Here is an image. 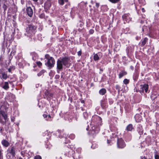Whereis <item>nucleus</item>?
Here are the masks:
<instances>
[{
    "instance_id": "nucleus-25",
    "label": "nucleus",
    "mask_w": 159,
    "mask_h": 159,
    "mask_svg": "<svg viewBox=\"0 0 159 159\" xmlns=\"http://www.w3.org/2000/svg\"><path fill=\"white\" fill-rule=\"evenodd\" d=\"M36 63L37 65L39 67H40L42 65V63L39 61L36 62Z\"/></svg>"
},
{
    "instance_id": "nucleus-20",
    "label": "nucleus",
    "mask_w": 159,
    "mask_h": 159,
    "mask_svg": "<svg viewBox=\"0 0 159 159\" xmlns=\"http://www.w3.org/2000/svg\"><path fill=\"white\" fill-rule=\"evenodd\" d=\"M67 0H59V2L61 5L64 4V2H67Z\"/></svg>"
},
{
    "instance_id": "nucleus-13",
    "label": "nucleus",
    "mask_w": 159,
    "mask_h": 159,
    "mask_svg": "<svg viewBox=\"0 0 159 159\" xmlns=\"http://www.w3.org/2000/svg\"><path fill=\"white\" fill-rule=\"evenodd\" d=\"M135 119L137 122H140L142 119L141 117L139 114H136L135 116Z\"/></svg>"
},
{
    "instance_id": "nucleus-1",
    "label": "nucleus",
    "mask_w": 159,
    "mask_h": 159,
    "mask_svg": "<svg viewBox=\"0 0 159 159\" xmlns=\"http://www.w3.org/2000/svg\"><path fill=\"white\" fill-rule=\"evenodd\" d=\"M45 57L47 60V61L45 63L46 65L50 68L53 67L55 63L54 59L52 57H50L48 54L46 55Z\"/></svg>"
},
{
    "instance_id": "nucleus-8",
    "label": "nucleus",
    "mask_w": 159,
    "mask_h": 159,
    "mask_svg": "<svg viewBox=\"0 0 159 159\" xmlns=\"http://www.w3.org/2000/svg\"><path fill=\"white\" fill-rule=\"evenodd\" d=\"M26 11L28 16L30 17H31L33 14L32 9L30 7H28L26 9Z\"/></svg>"
},
{
    "instance_id": "nucleus-4",
    "label": "nucleus",
    "mask_w": 159,
    "mask_h": 159,
    "mask_svg": "<svg viewBox=\"0 0 159 159\" xmlns=\"http://www.w3.org/2000/svg\"><path fill=\"white\" fill-rule=\"evenodd\" d=\"M117 145L118 147L119 148H123L125 146V142L122 139H118Z\"/></svg>"
},
{
    "instance_id": "nucleus-32",
    "label": "nucleus",
    "mask_w": 159,
    "mask_h": 159,
    "mask_svg": "<svg viewBox=\"0 0 159 159\" xmlns=\"http://www.w3.org/2000/svg\"><path fill=\"white\" fill-rule=\"evenodd\" d=\"M99 3H96V6L97 7H99Z\"/></svg>"
},
{
    "instance_id": "nucleus-39",
    "label": "nucleus",
    "mask_w": 159,
    "mask_h": 159,
    "mask_svg": "<svg viewBox=\"0 0 159 159\" xmlns=\"http://www.w3.org/2000/svg\"><path fill=\"white\" fill-rule=\"evenodd\" d=\"M19 159H23L22 158L20 157L19 158Z\"/></svg>"
},
{
    "instance_id": "nucleus-26",
    "label": "nucleus",
    "mask_w": 159,
    "mask_h": 159,
    "mask_svg": "<svg viewBox=\"0 0 159 159\" xmlns=\"http://www.w3.org/2000/svg\"><path fill=\"white\" fill-rule=\"evenodd\" d=\"M13 69H14V67L13 66H11L8 69V71L9 72H11Z\"/></svg>"
},
{
    "instance_id": "nucleus-24",
    "label": "nucleus",
    "mask_w": 159,
    "mask_h": 159,
    "mask_svg": "<svg viewBox=\"0 0 159 159\" xmlns=\"http://www.w3.org/2000/svg\"><path fill=\"white\" fill-rule=\"evenodd\" d=\"M110 2L112 3H116L118 2L119 0H109Z\"/></svg>"
},
{
    "instance_id": "nucleus-34",
    "label": "nucleus",
    "mask_w": 159,
    "mask_h": 159,
    "mask_svg": "<svg viewBox=\"0 0 159 159\" xmlns=\"http://www.w3.org/2000/svg\"><path fill=\"white\" fill-rule=\"evenodd\" d=\"M131 69L133 70L134 69V67L133 66H131L130 67Z\"/></svg>"
},
{
    "instance_id": "nucleus-40",
    "label": "nucleus",
    "mask_w": 159,
    "mask_h": 159,
    "mask_svg": "<svg viewBox=\"0 0 159 159\" xmlns=\"http://www.w3.org/2000/svg\"><path fill=\"white\" fill-rule=\"evenodd\" d=\"M61 159H62L61 158Z\"/></svg>"
},
{
    "instance_id": "nucleus-19",
    "label": "nucleus",
    "mask_w": 159,
    "mask_h": 159,
    "mask_svg": "<svg viewBox=\"0 0 159 159\" xmlns=\"http://www.w3.org/2000/svg\"><path fill=\"white\" fill-rule=\"evenodd\" d=\"M148 39L147 38H145L143 40L142 42V45H144L146 43Z\"/></svg>"
},
{
    "instance_id": "nucleus-30",
    "label": "nucleus",
    "mask_w": 159,
    "mask_h": 159,
    "mask_svg": "<svg viewBox=\"0 0 159 159\" xmlns=\"http://www.w3.org/2000/svg\"><path fill=\"white\" fill-rule=\"evenodd\" d=\"M116 88L117 89L119 90L120 88L119 86L118 85H116Z\"/></svg>"
},
{
    "instance_id": "nucleus-36",
    "label": "nucleus",
    "mask_w": 159,
    "mask_h": 159,
    "mask_svg": "<svg viewBox=\"0 0 159 159\" xmlns=\"http://www.w3.org/2000/svg\"><path fill=\"white\" fill-rule=\"evenodd\" d=\"M142 159H146V158L145 157H144L142 158Z\"/></svg>"
},
{
    "instance_id": "nucleus-17",
    "label": "nucleus",
    "mask_w": 159,
    "mask_h": 159,
    "mask_svg": "<svg viewBox=\"0 0 159 159\" xmlns=\"http://www.w3.org/2000/svg\"><path fill=\"white\" fill-rule=\"evenodd\" d=\"M127 74V73L125 71H121L119 74V76L120 78L122 77L123 76Z\"/></svg>"
},
{
    "instance_id": "nucleus-21",
    "label": "nucleus",
    "mask_w": 159,
    "mask_h": 159,
    "mask_svg": "<svg viewBox=\"0 0 159 159\" xmlns=\"http://www.w3.org/2000/svg\"><path fill=\"white\" fill-rule=\"evenodd\" d=\"M10 153H11L13 156L15 154V151L13 148H12L10 151Z\"/></svg>"
},
{
    "instance_id": "nucleus-22",
    "label": "nucleus",
    "mask_w": 159,
    "mask_h": 159,
    "mask_svg": "<svg viewBox=\"0 0 159 159\" xmlns=\"http://www.w3.org/2000/svg\"><path fill=\"white\" fill-rule=\"evenodd\" d=\"M34 159H42V157L40 155H37L34 157Z\"/></svg>"
},
{
    "instance_id": "nucleus-33",
    "label": "nucleus",
    "mask_w": 159,
    "mask_h": 159,
    "mask_svg": "<svg viewBox=\"0 0 159 159\" xmlns=\"http://www.w3.org/2000/svg\"><path fill=\"white\" fill-rule=\"evenodd\" d=\"M42 73H43V72H42H42H40L39 73V74H38V75L39 76H40V75H41V74H42Z\"/></svg>"
},
{
    "instance_id": "nucleus-29",
    "label": "nucleus",
    "mask_w": 159,
    "mask_h": 159,
    "mask_svg": "<svg viewBox=\"0 0 159 159\" xmlns=\"http://www.w3.org/2000/svg\"><path fill=\"white\" fill-rule=\"evenodd\" d=\"M89 33L91 34H93L94 32V30H90L89 31Z\"/></svg>"
},
{
    "instance_id": "nucleus-35",
    "label": "nucleus",
    "mask_w": 159,
    "mask_h": 159,
    "mask_svg": "<svg viewBox=\"0 0 159 159\" xmlns=\"http://www.w3.org/2000/svg\"><path fill=\"white\" fill-rule=\"evenodd\" d=\"M142 11L143 12H144L145 11V10H144V8H142Z\"/></svg>"
},
{
    "instance_id": "nucleus-12",
    "label": "nucleus",
    "mask_w": 159,
    "mask_h": 159,
    "mask_svg": "<svg viewBox=\"0 0 159 159\" xmlns=\"http://www.w3.org/2000/svg\"><path fill=\"white\" fill-rule=\"evenodd\" d=\"M2 145L6 147H8L9 145V142L5 140H3L2 141Z\"/></svg>"
},
{
    "instance_id": "nucleus-2",
    "label": "nucleus",
    "mask_w": 159,
    "mask_h": 159,
    "mask_svg": "<svg viewBox=\"0 0 159 159\" xmlns=\"http://www.w3.org/2000/svg\"><path fill=\"white\" fill-rule=\"evenodd\" d=\"M8 120L7 113L2 111H0V122L4 125Z\"/></svg>"
},
{
    "instance_id": "nucleus-18",
    "label": "nucleus",
    "mask_w": 159,
    "mask_h": 159,
    "mask_svg": "<svg viewBox=\"0 0 159 159\" xmlns=\"http://www.w3.org/2000/svg\"><path fill=\"white\" fill-rule=\"evenodd\" d=\"M2 75V78L4 79H6L7 78V74L5 73H2L1 74Z\"/></svg>"
},
{
    "instance_id": "nucleus-16",
    "label": "nucleus",
    "mask_w": 159,
    "mask_h": 159,
    "mask_svg": "<svg viewBox=\"0 0 159 159\" xmlns=\"http://www.w3.org/2000/svg\"><path fill=\"white\" fill-rule=\"evenodd\" d=\"M106 93V90L105 89L103 88L99 91V93L100 95H103Z\"/></svg>"
},
{
    "instance_id": "nucleus-9",
    "label": "nucleus",
    "mask_w": 159,
    "mask_h": 159,
    "mask_svg": "<svg viewBox=\"0 0 159 159\" xmlns=\"http://www.w3.org/2000/svg\"><path fill=\"white\" fill-rule=\"evenodd\" d=\"M141 89H142V91L145 90V92L147 93L148 91V85L147 84H144L143 85H141Z\"/></svg>"
},
{
    "instance_id": "nucleus-15",
    "label": "nucleus",
    "mask_w": 159,
    "mask_h": 159,
    "mask_svg": "<svg viewBox=\"0 0 159 159\" xmlns=\"http://www.w3.org/2000/svg\"><path fill=\"white\" fill-rule=\"evenodd\" d=\"M133 129V125L131 124H129L126 128V130L128 131H132Z\"/></svg>"
},
{
    "instance_id": "nucleus-3",
    "label": "nucleus",
    "mask_w": 159,
    "mask_h": 159,
    "mask_svg": "<svg viewBox=\"0 0 159 159\" xmlns=\"http://www.w3.org/2000/svg\"><path fill=\"white\" fill-rule=\"evenodd\" d=\"M36 27L34 25H30L27 28L26 32L27 36H30L35 33Z\"/></svg>"
},
{
    "instance_id": "nucleus-37",
    "label": "nucleus",
    "mask_w": 159,
    "mask_h": 159,
    "mask_svg": "<svg viewBox=\"0 0 159 159\" xmlns=\"http://www.w3.org/2000/svg\"><path fill=\"white\" fill-rule=\"evenodd\" d=\"M33 0L35 2H36L38 1V0Z\"/></svg>"
},
{
    "instance_id": "nucleus-5",
    "label": "nucleus",
    "mask_w": 159,
    "mask_h": 159,
    "mask_svg": "<svg viewBox=\"0 0 159 159\" xmlns=\"http://www.w3.org/2000/svg\"><path fill=\"white\" fill-rule=\"evenodd\" d=\"M122 18L124 23H129L131 20V18L129 14H125L122 16Z\"/></svg>"
},
{
    "instance_id": "nucleus-14",
    "label": "nucleus",
    "mask_w": 159,
    "mask_h": 159,
    "mask_svg": "<svg viewBox=\"0 0 159 159\" xmlns=\"http://www.w3.org/2000/svg\"><path fill=\"white\" fill-rule=\"evenodd\" d=\"M2 87L4 89L6 90L8 89L9 88L8 83L7 82H5L4 85L2 86Z\"/></svg>"
},
{
    "instance_id": "nucleus-23",
    "label": "nucleus",
    "mask_w": 159,
    "mask_h": 159,
    "mask_svg": "<svg viewBox=\"0 0 159 159\" xmlns=\"http://www.w3.org/2000/svg\"><path fill=\"white\" fill-rule=\"evenodd\" d=\"M123 83L125 84H127L129 83V80L127 79H125L123 81Z\"/></svg>"
},
{
    "instance_id": "nucleus-38",
    "label": "nucleus",
    "mask_w": 159,
    "mask_h": 159,
    "mask_svg": "<svg viewBox=\"0 0 159 159\" xmlns=\"http://www.w3.org/2000/svg\"><path fill=\"white\" fill-rule=\"evenodd\" d=\"M48 118H51V116H50V115H48Z\"/></svg>"
},
{
    "instance_id": "nucleus-10",
    "label": "nucleus",
    "mask_w": 159,
    "mask_h": 159,
    "mask_svg": "<svg viewBox=\"0 0 159 159\" xmlns=\"http://www.w3.org/2000/svg\"><path fill=\"white\" fill-rule=\"evenodd\" d=\"M63 63L62 61L60 60H58L57 61V68L59 70H61L62 69Z\"/></svg>"
},
{
    "instance_id": "nucleus-6",
    "label": "nucleus",
    "mask_w": 159,
    "mask_h": 159,
    "mask_svg": "<svg viewBox=\"0 0 159 159\" xmlns=\"http://www.w3.org/2000/svg\"><path fill=\"white\" fill-rule=\"evenodd\" d=\"M61 60L62 61L63 64L64 66L66 67H68L69 66L68 64L69 59L68 58L65 57L62 58Z\"/></svg>"
},
{
    "instance_id": "nucleus-31",
    "label": "nucleus",
    "mask_w": 159,
    "mask_h": 159,
    "mask_svg": "<svg viewBox=\"0 0 159 159\" xmlns=\"http://www.w3.org/2000/svg\"><path fill=\"white\" fill-rule=\"evenodd\" d=\"M43 116L44 118H47L48 116L46 114H43Z\"/></svg>"
},
{
    "instance_id": "nucleus-28",
    "label": "nucleus",
    "mask_w": 159,
    "mask_h": 159,
    "mask_svg": "<svg viewBox=\"0 0 159 159\" xmlns=\"http://www.w3.org/2000/svg\"><path fill=\"white\" fill-rule=\"evenodd\" d=\"M78 55L79 56H80L81 55L82 52L81 51H80L78 52Z\"/></svg>"
},
{
    "instance_id": "nucleus-11",
    "label": "nucleus",
    "mask_w": 159,
    "mask_h": 159,
    "mask_svg": "<svg viewBox=\"0 0 159 159\" xmlns=\"http://www.w3.org/2000/svg\"><path fill=\"white\" fill-rule=\"evenodd\" d=\"M93 59L95 61H98L100 59V53H98V54H93Z\"/></svg>"
},
{
    "instance_id": "nucleus-7",
    "label": "nucleus",
    "mask_w": 159,
    "mask_h": 159,
    "mask_svg": "<svg viewBox=\"0 0 159 159\" xmlns=\"http://www.w3.org/2000/svg\"><path fill=\"white\" fill-rule=\"evenodd\" d=\"M51 3L50 0H47L44 4V8L45 9L48 10L51 7Z\"/></svg>"
},
{
    "instance_id": "nucleus-27",
    "label": "nucleus",
    "mask_w": 159,
    "mask_h": 159,
    "mask_svg": "<svg viewBox=\"0 0 159 159\" xmlns=\"http://www.w3.org/2000/svg\"><path fill=\"white\" fill-rule=\"evenodd\" d=\"M155 159H159V156L158 155L156 154L155 156Z\"/></svg>"
}]
</instances>
